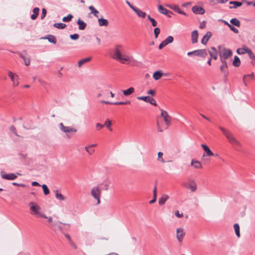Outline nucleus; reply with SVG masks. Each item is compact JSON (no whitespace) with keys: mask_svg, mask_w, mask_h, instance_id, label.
<instances>
[{"mask_svg":"<svg viewBox=\"0 0 255 255\" xmlns=\"http://www.w3.org/2000/svg\"><path fill=\"white\" fill-rule=\"evenodd\" d=\"M111 56L113 59L123 64L130 63L133 58L132 56H128L125 53L124 48L122 44H116L115 45Z\"/></svg>","mask_w":255,"mask_h":255,"instance_id":"obj_1","label":"nucleus"},{"mask_svg":"<svg viewBox=\"0 0 255 255\" xmlns=\"http://www.w3.org/2000/svg\"><path fill=\"white\" fill-rule=\"evenodd\" d=\"M28 206L31 215L36 217H40L43 218H47L46 215L41 212V208L36 203L30 202L28 203Z\"/></svg>","mask_w":255,"mask_h":255,"instance_id":"obj_2","label":"nucleus"},{"mask_svg":"<svg viewBox=\"0 0 255 255\" xmlns=\"http://www.w3.org/2000/svg\"><path fill=\"white\" fill-rule=\"evenodd\" d=\"M224 135H226V137L228 139L230 143L232 144L234 148L239 150L241 144V143L233 136L232 133L226 132L224 130Z\"/></svg>","mask_w":255,"mask_h":255,"instance_id":"obj_3","label":"nucleus"},{"mask_svg":"<svg viewBox=\"0 0 255 255\" xmlns=\"http://www.w3.org/2000/svg\"><path fill=\"white\" fill-rule=\"evenodd\" d=\"M102 193V189L99 185L93 187L91 190L92 197L97 200V204L100 203V196Z\"/></svg>","mask_w":255,"mask_h":255,"instance_id":"obj_4","label":"nucleus"},{"mask_svg":"<svg viewBox=\"0 0 255 255\" xmlns=\"http://www.w3.org/2000/svg\"><path fill=\"white\" fill-rule=\"evenodd\" d=\"M0 176L1 177L5 180H13L15 179L17 177V175H20V174L17 173H6L5 172L1 171H0Z\"/></svg>","mask_w":255,"mask_h":255,"instance_id":"obj_5","label":"nucleus"},{"mask_svg":"<svg viewBox=\"0 0 255 255\" xmlns=\"http://www.w3.org/2000/svg\"><path fill=\"white\" fill-rule=\"evenodd\" d=\"M188 56H198L202 57H206L207 56V53L206 49L196 50L193 51L188 52L187 53Z\"/></svg>","mask_w":255,"mask_h":255,"instance_id":"obj_6","label":"nucleus"},{"mask_svg":"<svg viewBox=\"0 0 255 255\" xmlns=\"http://www.w3.org/2000/svg\"><path fill=\"white\" fill-rule=\"evenodd\" d=\"M8 76L12 82L13 86H17L19 84L18 76L16 74L10 71H8Z\"/></svg>","mask_w":255,"mask_h":255,"instance_id":"obj_7","label":"nucleus"},{"mask_svg":"<svg viewBox=\"0 0 255 255\" xmlns=\"http://www.w3.org/2000/svg\"><path fill=\"white\" fill-rule=\"evenodd\" d=\"M188 184L187 185L186 183H184L183 185L190 189L191 192H195L197 190V185L194 180L189 179L188 180Z\"/></svg>","mask_w":255,"mask_h":255,"instance_id":"obj_8","label":"nucleus"},{"mask_svg":"<svg viewBox=\"0 0 255 255\" xmlns=\"http://www.w3.org/2000/svg\"><path fill=\"white\" fill-rule=\"evenodd\" d=\"M59 128L61 131L64 133L77 132V130L75 128L69 127H66L62 123L59 124Z\"/></svg>","mask_w":255,"mask_h":255,"instance_id":"obj_9","label":"nucleus"},{"mask_svg":"<svg viewBox=\"0 0 255 255\" xmlns=\"http://www.w3.org/2000/svg\"><path fill=\"white\" fill-rule=\"evenodd\" d=\"M161 116L163 117L164 121L167 126L171 125V117L168 114L166 111L161 110Z\"/></svg>","mask_w":255,"mask_h":255,"instance_id":"obj_10","label":"nucleus"},{"mask_svg":"<svg viewBox=\"0 0 255 255\" xmlns=\"http://www.w3.org/2000/svg\"><path fill=\"white\" fill-rule=\"evenodd\" d=\"M185 233L183 231V229L181 228H177L176 230V238L179 242L181 243L182 242L183 239L185 236Z\"/></svg>","mask_w":255,"mask_h":255,"instance_id":"obj_11","label":"nucleus"},{"mask_svg":"<svg viewBox=\"0 0 255 255\" xmlns=\"http://www.w3.org/2000/svg\"><path fill=\"white\" fill-rule=\"evenodd\" d=\"M158 11L161 13L166 15L168 17H171V16L169 14H172V12L166 8H164L161 5H159L158 6Z\"/></svg>","mask_w":255,"mask_h":255,"instance_id":"obj_12","label":"nucleus"},{"mask_svg":"<svg viewBox=\"0 0 255 255\" xmlns=\"http://www.w3.org/2000/svg\"><path fill=\"white\" fill-rule=\"evenodd\" d=\"M193 12L195 14H203L205 12L204 9L198 6H194L192 8Z\"/></svg>","mask_w":255,"mask_h":255,"instance_id":"obj_13","label":"nucleus"},{"mask_svg":"<svg viewBox=\"0 0 255 255\" xmlns=\"http://www.w3.org/2000/svg\"><path fill=\"white\" fill-rule=\"evenodd\" d=\"M41 39H47L48 41L53 44H56L57 42L56 38L54 35L48 34L44 37L41 38Z\"/></svg>","mask_w":255,"mask_h":255,"instance_id":"obj_14","label":"nucleus"},{"mask_svg":"<svg viewBox=\"0 0 255 255\" xmlns=\"http://www.w3.org/2000/svg\"><path fill=\"white\" fill-rule=\"evenodd\" d=\"M191 165L193 166L195 169H201L202 168V165L201 162L195 159L191 160Z\"/></svg>","mask_w":255,"mask_h":255,"instance_id":"obj_15","label":"nucleus"},{"mask_svg":"<svg viewBox=\"0 0 255 255\" xmlns=\"http://www.w3.org/2000/svg\"><path fill=\"white\" fill-rule=\"evenodd\" d=\"M198 38V32L197 30H195L191 33V41L193 44L197 42Z\"/></svg>","mask_w":255,"mask_h":255,"instance_id":"obj_16","label":"nucleus"},{"mask_svg":"<svg viewBox=\"0 0 255 255\" xmlns=\"http://www.w3.org/2000/svg\"><path fill=\"white\" fill-rule=\"evenodd\" d=\"M201 146L208 156H211L214 155L213 152L210 150L209 147L206 144H201Z\"/></svg>","mask_w":255,"mask_h":255,"instance_id":"obj_17","label":"nucleus"},{"mask_svg":"<svg viewBox=\"0 0 255 255\" xmlns=\"http://www.w3.org/2000/svg\"><path fill=\"white\" fill-rule=\"evenodd\" d=\"M212 35V33L210 31L207 32L201 39V43L203 44H206Z\"/></svg>","mask_w":255,"mask_h":255,"instance_id":"obj_18","label":"nucleus"},{"mask_svg":"<svg viewBox=\"0 0 255 255\" xmlns=\"http://www.w3.org/2000/svg\"><path fill=\"white\" fill-rule=\"evenodd\" d=\"M209 53L211 57V58H212L214 59H217L218 53L217 50L215 47H211V50H209Z\"/></svg>","mask_w":255,"mask_h":255,"instance_id":"obj_19","label":"nucleus"},{"mask_svg":"<svg viewBox=\"0 0 255 255\" xmlns=\"http://www.w3.org/2000/svg\"><path fill=\"white\" fill-rule=\"evenodd\" d=\"M133 11L139 17L144 18L146 15V14L145 12L142 11L141 10L137 7H135Z\"/></svg>","mask_w":255,"mask_h":255,"instance_id":"obj_20","label":"nucleus"},{"mask_svg":"<svg viewBox=\"0 0 255 255\" xmlns=\"http://www.w3.org/2000/svg\"><path fill=\"white\" fill-rule=\"evenodd\" d=\"M54 192L55 194V197L57 199L60 201H64L66 200V197L60 193L58 190H54Z\"/></svg>","mask_w":255,"mask_h":255,"instance_id":"obj_21","label":"nucleus"},{"mask_svg":"<svg viewBox=\"0 0 255 255\" xmlns=\"http://www.w3.org/2000/svg\"><path fill=\"white\" fill-rule=\"evenodd\" d=\"M98 21L100 26H108L109 25V21L106 19L100 18L98 19Z\"/></svg>","mask_w":255,"mask_h":255,"instance_id":"obj_22","label":"nucleus"},{"mask_svg":"<svg viewBox=\"0 0 255 255\" xmlns=\"http://www.w3.org/2000/svg\"><path fill=\"white\" fill-rule=\"evenodd\" d=\"M169 198V196L166 194H163L161 196V197L159 199L158 203L160 205H162L165 204L166 201Z\"/></svg>","mask_w":255,"mask_h":255,"instance_id":"obj_23","label":"nucleus"},{"mask_svg":"<svg viewBox=\"0 0 255 255\" xmlns=\"http://www.w3.org/2000/svg\"><path fill=\"white\" fill-rule=\"evenodd\" d=\"M163 75V74L161 71H156L153 73V78L155 80H158L161 78Z\"/></svg>","mask_w":255,"mask_h":255,"instance_id":"obj_24","label":"nucleus"},{"mask_svg":"<svg viewBox=\"0 0 255 255\" xmlns=\"http://www.w3.org/2000/svg\"><path fill=\"white\" fill-rule=\"evenodd\" d=\"M32 11L33 14L31 15L30 17L31 19L35 20L39 14V8L38 7H35L33 9Z\"/></svg>","mask_w":255,"mask_h":255,"instance_id":"obj_25","label":"nucleus"},{"mask_svg":"<svg viewBox=\"0 0 255 255\" xmlns=\"http://www.w3.org/2000/svg\"><path fill=\"white\" fill-rule=\"evenodd\" d=\"M249 49V48L244 46L242 48L237 49V52L238 54H244L247 53Z\"/></svg>","mask_w":255,"mask_h":255,"instance_id":"obj_26","label":"nucleus"},{"mask_svg":"<svg viewBox=\"0 0 255 255\" xmlns=\"http://www.w3.org/2000/svg\"><path fill=\"white\" fill-rule=\"evenodd\" d=\"M77 24L79 25V29L84 30L86 27L87 24L80 18L78 19Z\"/></svg>","mask_w":255,"mask_h":255,"instance_id":"obj_27","label":"nucleus"},{"mask_svg":"<svg viewBox=\"0 0 255 255\" xmlns=\"http://www.w3.org/2000/svg\"><path fill=\"white\" fill-rule=\"evenodd\" d=\"M229 3L230 4H233V6H230V8H237L238 7L241 6L242 5V2L238 1H231Z\"/></svg>","mask_w":255,"mask_h":255,"instance_id":"obj_28","label":"nucleus"},{"mask_svg":"<svg viewBox=\"0 0 255 255\" xmlns=\"http://www.w3.org/2000/svg\"><path fill=\"white\" fill-rule=\"evenodd\" d=\"M134 92V89L133 87H130L129 88L123 91V94L124 96H128L132 94Z\"/></svg>","mask_w":255,"mask_h":255,"instance_id":"obj_29","label":"nucleus"},{"mask_svg":"<svg viewBox=\"0 0 255 255\" xmlns=\"http://www.w3.org/2000/svg\"><path fill=\"white\" fill-rule=\"evenodd\" d=\"M247 53L249 55V56L252 60L251 63L252 64L254 65L255 64V55L252 52V51L249 48Z\"/></svg>","mask_w":255,"mask_h":255,"instance_id":"obj_30","label":"nucleus"},{"mask_svg":"<svg viewBox=\"0 0 255 255\" xmlns=\"http://www.w3.org/2000/svg\"><path fill=\"white\" fill-rule=\"evenodd\" d=\"M240 64H241V61H240V58L237 56H235L234 57V59L233 62V65L234 67H238L240 66Z\"/></svg>","mask_w":255,"mask_h":255,"instance_id":"obj_31","label":"nucleus"},{"mask_svg":"<svg viewBox=\"0 0 255 255\" xmlns=\"http://www.w3.org/2000/svg\"><path fill=\"white\" fill-rule=\"evenodd\" d=\"M92 58L91 57H89L83 59H81L78 62V66L79 67H81L83 64L86 63V62H88L90 61L91 60Z\"/></svg>","mask_w":255,"mask_h":255,"instance_id":"obj_32","label":"nucleus"},{"mask_svg":"<svg viewBox=\"0 0 255 255\" xmlns=\"http://www.w3.org/2000/svg\"><path fill=\"white\" fill-rule=\"evenodd\" d=\"M60 224L65 225V224L62 223V222H58L57 223H52V226L54 227L55 229H57L59 231L62 232V228L60 226Z\"/></svg>","mask_w":255,"mask_h":255,"instance_id":"obj_33","label":"nucleus"},{"mask_svg":"<svg viewBox=\"0 0 255 255\" xmlns=\"http://www.w3.org/2000/svg\"><path fill=\"white\" fill-rule=\"evenodd\" d=\"M224 24L227 25L231 30L234 31L235 33H238L239 30L237 28H235L233 25L229 24L228 22L224 20Z\"/></svg>","mask_w":255,"mask_h":255,"instance_id":"obj_34","label":"nucleus"},{"mask_svg":"<svg viewBox=\"0 0 255 255\" xmlns=\"http://www.w3.org/2000/svg\"><path fill=\"white\" fill-rule=\"evenodd\" d=\"M171 8L172 9H173L174 11H175L176 12H178V13L179 14H182V15H186V14L185 12H184L183 11L181 10L180 8L177 6V5H174Z\"/></svg>","mask_w":255,"mask_h":255,"instance_id":"obj_35","label":"nucleus"},{"mask_svg":"<svg viewBox=\"0 0 255 255\" xmlns=\"http://www.w3.org/2000/svg\"><path fill=\"white\" fill-rule=\"evenodd\" d=\"M156 189H157L156 186L155 185L154 186V189L153 191V199L149 202V203L150 204H152L155 203L156 200V195H157Z\"/></svg>","mask_w":255,"mask_h":255,"instance_id":"obj_36","label":"nucleus"},{"mask_svg":"<svg viewBox=\"0 0 255 255\" xmlns=\"http://www.w3.org/2000/svg\"><path fill=\"white\" fill-rule=\"evenodd\" d=\"M232 55V51L229 49L224 48V59H227Z\"/></svg>","mask_w":255,"mask_h":255,"instance_id":"obj_37","label":"nucleus"},{"mask_svg":"<svg viewBox=\"0 0 255 255\" xmlns=\"http://www.w3.org/2000/svg\"><path fill=\"white\" fill-rule=\"evenodd\" d=\"M19 56L23 59L24 61V64L26 66H28L30 63V59L29 58H26L21 53H19Z\"/></svg>","mask_w":255,"mask_h":255,"instance_id":"obj_38","label":"nucleus"},{"mask_svg":"<svg viewBox=\"0 0 255 255\" xmlns=\"http://www.w3.org/2000/svg\"><path fill=\"white\" fill-rule=\"evenodd\" d=\"M89 9L91 10V13L93 14L95 17H98V14L99 13V11L96 9L93 6H90Z\"/></svg>","mask_w":255,"mask_h":255,"instance_id":"obj_39","label":"nucleus"},{"mask_svg":"<svg viewBox=\"0 0 255 255\" xmlns=\"http://www.w3.org/2000/svg\"><path fill=\"white\" fill-rule=\"evenodd\" d=\"M111 125H112L111 121L109 119H107L105 122V124L104 125V126H106L110 131H112L113 129L111 128Z\"/></svg>","mask_w":255,"mask_h":255,"instance_id":"obj_40","label":"nucleus"},{"mask_svg":"<svg viewBox=\"0 0 255 255\" xmlns=\"http://www.w3.org/2000/svg\"><path fill=\"white\" fill-rule=\"evenodd\" d=\"M85 149L89 155H92L95 152V149L89 145L85 146Z\"/></svg>","mask_w":255,"mask_h":255,"instance_id":"obj_41","label":"nucleus"},{"mask_svg":"<svg viewBox=\"0 0 255 255\" xmlns=\"http://www.w3.org/2000/svg\"><path fill=\"white\" fill-rule=\"evenodd\" d=\"M230 22L232 25H235L237 27L240 26V21L236 18H232Z\"/></svg>","mask_w":255,"mask_h":255,"instance_id":"obj_42","label":"nucleus"},{"mask_svg":"<svg viewBox=\"0 0 255 255\" xmlns=\"http://www.w3.org/2000/svg\"><path fill=\"white\" fill-rule=\"evenodd\" d=\"M53 26L57 28L63 29L66 27V25L63 23H56L53 24Z\"/></svg>","mask_w":255,"mask_h":255,"instance_id":"obj_43","label":"nucleus"},{"mask_svg":"<svg viewBox=\"0 0 255 255\" xmlns=\"http://www.w3.org/2000/svg\"><path fill=\"white\" fill-rule=\"evenodd\" d=\"M102 184L104 186L103 189L105 190H108L109 189L110 181L108 180H105Z\"/></svg>","mask_w":255,"mask_h":255,"instance_id":"obj_44","label":"nucleus"},{"mask_svg":"<svg viewBox=\"0 0 255 255\" xmlns=\"http://www.w3.org/2000/svg\"><path fill=\"white\" fill-rule=\"evenodd\" d=\"M234 228L237 236L238 238L240 237V227L239 224H235L234 225Z\"/></svg>","mask_w":255,"mask_h":255,"instance_id":"obj_45","label":"nucleus"},{"mask_svg":"<svg viewBox=\"0 0 255 255\" xmlns=\"http://www.w3.org/2000/svg\"><path fill=\"white\" fill-rule=\"evenodd\" d=\"M147 18L151 22L152 26L155 27L157 26V23L154 18L151 17L149 15H147Z\"/></svg>","mask_w":255,"mask_h":255,"instance_id":"obj_46","label":"nucleus"},{"mask_svg":"<svg viewBox=\"0 0 255 255\" xmlns=\"http://www.w3.org/2000/svg\"><path fill=\"white\" fill-rule=\"evenodd\" d=\"M173 41V38L171 36H168L163 41L166 45L172 43Z\"/></svg>","mask_w":255,"mask_h":255,"instance_id":"obj_47","label":"nucleus"},{"mask_svg":"<svg viewBox=\"0 0 255 255\" xmlns=\"http://www.w3.org/2000/svg\"><path fill=\"white\" fill-rule=\"evenodd\" d=\"M73 18V15L71 14H69L67 16H65L63 18L62 20L64 22H69Z\"/></svg>","mask_w":255,"mask_h":255,"instance_id":"obj_48","label":"nucleus"},{"mask_svg":"<svg viewBox=\"0 0 255 255\" xmlns=\"http://www.w3.org/2000/svg\"><path fill=\"white\" fill-rule=\"evenodd\" d=\"M42 188L43 190V192L44 195H47L49 194V190L48 189L47 186L45 184H43L42 185Z\"/></svg>","mask_w":255,"mask_h":255,"instance_id":"obj_49","label":"nucleus"},{"mask_svg":"<svg viewBox=\"0 0 255 255\" xmlns=\"http://www.w3.org/2000/svg\"><path fill=\"white\" fill-rule=\"evenodd\" d=\"M115 105H128L130 104V101H127L126 102H117L113 103Z\"/></svg>","mask_w":255,"mask_h":255,"instance_id":"obj_50","label":"nucleus"},{"mask_svg":"<svg viewBox=\"0 0 255 255\" xmlns=\"http://www.w3.org/2000/svg\"><path fill=\"white\" fill-rule=\"evenodd\" d=\"M137 99L139 100H142L145 102L148 103V100L150 99V97L149 96H141V97H137Z\"/></svg>","mask_w":255,"mask_h":255,"instance_id":"obj_51","label":"nucleus"},{"mask_svg":"<svg viewBox=\"0 0 255 255\" xmlns=\"http://www.w3.org/2000/svg\"><path fill=\"white\" fill-rule=\"evenodd\" d=\"M163 153L162 152H158V160L160 161L162 163H164L165 160L162 158Z\"/></svg>","mask_w":255,"mask_h":255,"instance_id":"obj_52","label":"nucleus"},{"mask_svg":"<svg viewBox=\"0 0 255 255\" xmlns=\"http://www.w3.org/2000/svg\"><path fill=\"white\" fill-rule=\"evenodd\" d=\"M160 30L158 27H156L154 29V33L155 38H157L159 33H160Z\"/></svg>","mask_w":255,"mask_h":255,"instance_id":"obj_53","label":"nucleus"},{"mask_svg":"<svg viewBox=\"0 0 255 255\" xmlns=\"http://www.w3.org/2000/svg\"><path fill=\"white\" fill-rule=\"evenodd\" d=\"M47 10L45 8H43L42 9V14L41 15V19H43L46 15Z\"/></svg>","mask_w":255,"mask_h":255,"instance_id":"obj_54","label":"nucleus"},{"mask_svg":"<svg viewBox=\"0 0 255 255\" xmlns=\"http://www.w3.org/2000/svg\"><path fill=\"white\" fill-rule=\"evenodd\" d=\"M254 76V74L252 73V74H247V75H245L244 76V78H243V81L245 84V85H246V80L247 79V78L248 77H250V78H253Z\"/></svg>","mask_w":255,"mask_h":255,"instance_id":"obj_55","label":"nucleus"},{"mask_svg":"<svg viewBox=\"0 0 255 255\" xmlns=\"http://www.w3.org/2000/svg\"><path fill=\"white\" fill-rule=\"evenodd\" d=\"M70 37L72 40H77L79 38V35L77 33H75L74 34H71Z\"/></svg>","mask_w":255,"mask_h":255,"instance_id":"obj_56","label":"nucleus"},{"mask_svg":"<svg viewBox=\"0 0 255 255\" xmlns=\"http://www.w3.org/2000/svg\"><path fill=\"white\" fill-rule=\"evenodd\" d=\"M10 130L13 133H14L15 135L18 136V134L16 132V130L15 128L13 126H11L10 127Z\"/></svg>","mask_w":255,"mask_h":255,"instance_id":"obj_57","label":"nucleus"},{"mask_svg":"<svg viewBox=\"0 0 255 255\" xmlns=\"http://www.w3.org/2000/svg\"><path fill=\"white\" fill-rule=\"evenodd\" d=\"M148 103L155 106L157 105L155 100L153 98L149 99L148 101Z\"/></svg>","mask_w":255,"mask_h":255,"instance_id":"obj_58","label":"nucleus"},{"mask_svg":"<svg viewBox=\"0 0 255 255\" xmlns=\"http://www.w3.org/2000/svg\"><path fill=\"white\" fill-rule=\"evenodd\" d=\"M175 215L178 218H182L183 216V213H180L178 210L175 211Z\"/></svg>","mask_w":255,"mask_h":255,"instance_id":"obj_59","label":"nucleus"},{"mask_svg":"<svg viewBox=\"0 0 255 255\" xmlns=\"http://www.w3.org/2000/svg\"><path fill=\"white\" fill-rule=\"evenodd\" d=\"M12 185H15V186L22 187H25V185L24 184H22V183H15V182H13Z\"/></svg>","mask_w":255,"mask_h":255,"instance_id":"obj_60","label":"nucleus"},{"mask_svg":"<svg viewBox=\"0 0 255 255\" xmlns=\"http://www.w3.org/2000/svg\"><path fill=\"white\" fill-rule=\"evenodd\" d=\"M104 127V125H102L100 123H97L96 124V128L97 130H100Z\"/></svg>","mask_w":255,"mask_h":255,"instance_id":"obj_61","label":"nucleus"},{"mask_svg":"<svg viewBox=\"0 0 255 255\" xmlns=\"http://www.w3.org/2000/svg\"><path fill=\"white\" fill-rule=\"evenodd\" d=\"M167 45L164 43V42L163 41L159 45L158 48L159 49H161L163 47L166 46Z\"/></svg>","mask_w":255,"mask_h":255,"instance_id":"obj_62","label":"nucleus"},{"mask_svg":"<svg viewBox=\"0 0 255 255\" xmlns=\"http://www.w3.org/2000/svg\"><path fill=\"white\" fill-rule=\"evenodd\" d=\"M147 94L149 95H151V96H154L155 94V92L154 90H150L148 91Z\"/></svg>","mask_w":255,"mask_h":255,"instance_id":"obj_63","label":"nucleus"},{"mask_svg":"<svg viewBox=\"0 0 255 255\" xmlns=\"http://www.w3.org/2000/svg\"><path fill=\"white\" fill-rule=\"evenodd\" d=\"M205 26H206L205 22V21H203L202 23H200L199 27L201 29H203L205 27Z\"/></svg>","mask_w":255,"mask_h":255,"instance_id":"obj_64","label":"nucleus"}]
</instances>
